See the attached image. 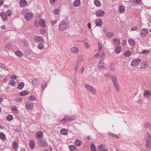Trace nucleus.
Returning <instances> with one entry per match:
<instances>
[{
    "mask_svg": "<svg viewBox=\"0 0 151 151\" xmlns=\"http://www.w3.org/2000/svg\"><path fill=\"white\" fill-rule=\"evenodd\" d=\"M46 32L45 30L44 29H42L40 31V33L42 35H44Z\"/></svg>",
    "mask_w": 151,
    "mask_h": 151,
    "instance_id": "5fc2aeb1",
    "label": "nucleus"
},
{
    "mask_svg": "<svg viewBox=\"0 0 151 151\" xmlns=\"http://www.w3.org/2000/svg\"><path fill=\"white\" fill-rule=\"evenodd\" d=\"M11 78L12 79H16L17 78V76L16 75H12L11 76Z\"/></svg>",
    "mask_w": 151,
    "mask_h": 151,
    "instance_id": "680f3d73",
    "label": "nucleus"
},
{
    "mask_svg": "<svg viewBox=\"0 0 151 151\" xmlns=\"http://www.w3.org/2000/svg\"><path fill=\"white\" fill-rule=\"evenodd\" d=\"M137 28V27L136 26H134L132 27L131 28V30L132 31H135L136 30Z\"/></svg>",
    "mask_w": 151,
    "mask_h": 151,
    "instance_id": "0e129e2a",
    "label": "nucleus"
},
{
    "mask_svg": "<svg viewBox=\"0 0 151 151\" xmlns=\"http://www.w3.org/2000/svg\"><path fill=\"white\" fill-rule=\"evenodd\" d=\"M25 106L26 109L27 110H31L33 109L34 105L32 103L29 102L26 103Z\"/></svg>",
    "mask_w": 151,
    "mask_h": 151,
    "instance_id": "9d476101",
    "label": "nucleus"
},
{
    "mask_svg": "<svg viewBox=\"0 0 151 151\" xmlns=\"http://www.w3.org/2000/svg\"><path fill=\"white\" fill-rule=\"evenodd\" d=\"M75 119V117L74 116V117L73 118H70L69 116H68L67 115H65L63 119L60 120V121L62 123H65L66 122H67L68 121V120H70V121H71L74 120Z\"/></svg>",
    "mask_w": 151,
    "mask_h": 151,
    "instance_id": "0eeeda50",
    "label": "nucleus"
},
{
    "mask_svg": "<svg viewBox=\"0 0 151 151\" xmlns=\"http://www.w3.org/2000/svg\"><path fill=\"white\" fill-rule=\"evenodd\" d=\"M111 79L114 86L117 91H119V87L116 77L114 76H111Z\"/></svg>",
    "mask_w": 151,
    "mask_h": 151,
    "instance_id": "7ed1b4c3",
    "label": "nucleus"
},
{
    "mask_svg": "<svg viewBox=\"0 0 151 151\" xmlns=\"http://www.w3.org/2000/svg\"><path fill=\"white\" fill-rule=\"evenodd\" d=\"M12 147L13 148L15 151H17L18 150V145L17 143L15 142H13Z\"/></svg>",
    "mask_w": 151,
    "mask_h": 151,
    "instance_id": "5701e85b",
    "label": "nucleus"
},
{
    "mask_svg": "<svg viewBox=\"0 0 151 151\" xmlns=\"http://www.w3.org/2000/svg\"><path fill=\"white\" fill-rule=\"evenodd\" d=\"M81 3V1L80 0H76L73 4V6L75 7H77Z\"/></svg>",
    "mask_w": 151,
    "mask_h": 151,
    "instance_id": "4be33fe9",
    "label": "nucleus"
},
{
    "mask_svg": "<svg viewBox=\"0 0 151 151\" xmlns=\"http://www.w3.org/2000/svg\"><path fill=\"white\" fill-rule=\"evenodd\" d=\"M141 62L139 58H136L133 60L131 62L130 65L133 67H135L138 65Z\"/></svg>",
    "mask_w": 151,
    "mask_h": 151,
    "instance_id": "20e7f679",
    "label": "nucleus"
},
{
    "mask_svg": "<svg viewBox=\"0 0 151 151\" xmlns=\"http://www.w3.org/2000/svg\"><path fill=\"white\" fill-rule=\"evenodd\" d=\"M28 42L27 41H25L23 42V44L24 45L26 46L28 45Z\"/></svg>",
    "mask_w": 151,
    "mask_h": 151,
    "instance_id": "bf43d9fd",
    "label": "nucleus"
},
{
    "mask_svg": "<svg viewBox=\"0 0 151 151\" xmlns=\"http://www.w3.org/2000/svg\"><path fill=\"white\" fill-rule=\"evenodd\" d=\"M128 42L129 44L132 46L134 45L135 44L134 41L132 39H129L128 40Z\"/></svg>",
    "mask_w": 151,
    "mask_h": 151,
    "instance_id": "ea45409f",
    "label": "nucleus"
},
{
    "mask_svg": "<svg viewBox=\"0 0 151 151\" xmlns=\"http://www.w3.org/2000/svg\"><path fill=\"white\" fill-rule=\"evenodd\" d=\"M121 47L120 46H117L115 48V52L117 53H119L122 51Z\"/></svg>",
    "mask_w": 151,
    "mask_h": 151,
    "instance_id": "412c9836",
    "label": "nucleus"
},
{
    "mask_svg": "<svg viewBox=\"0 0 151 151\" xmlns=\"http://www.w3.org/2000/svg\"><path fill=\"white\" fill-rule=\"evenodd\" d=\"M70 150L71 151H76L77 148L74 145H70L69 146Z\"/></svg>",
    "mask_w": 151,
    "mask_h": 151,
    "instance_id": "2f4dec72",
    "label": "nucleus"
},
{
    "mask_svg": "<svg viewBox=\"0 0 151 151\" xmlns=\"http://www.w3.org/2000/svg\"><path fill=\"white\" fill-rule=\"evenodd\" d=\"M61 133L64 135H66L68 133V130L62 128L60 130Z\"/></svg>",
    "mask_w": 151,
    "mask_h": 151,
    "instance_id": "a878e982",
    "label": "nucleus"
},
{
    "mask_svg": "<svg viewBox=\"0 0 151 151\" xmlns=\"http://www.w3.org/2000/svg\"><path fill=\"white\" fill-rule=\"evenodd\" d=\"M9 84L10 86H14L16 85V82L14 80H11L10 81Z\"/></svg>",
    "mask_w": 151,
    "mask_h": 151,
    "instance_id": "e433bc0d",
    "label": "nucleus"
},
{
    "mask_svg": "<svg viewBox=\"0 0 151 151\" xmlns=\"http://www.w3.org/2000/svg\"><path fill=\"white\" fill-rule=\"evenodd\" d=\"M145 127L146 128H149L151 127V126L149 124L146 123L145 125Z\"/></svg>",
    "mask_w": 151,
    "mask_h": 151,
    "instance_id": "052dcab7",
    "label": "nucleus"
},
{
    "mask_svg": "<svg viewBox=\"0 0 151 151\" xmlns=\"http://www.w3.org/2000/svg\"><path fill=\"white\" fill-rule=\"evenodd\" d=\"M108 135L109 136H111V137H112L115 138L117 139L119 138L118 136L117 135L111 133L110 132H108Z\"/></svg>",
    "mask_w": 151,
    "mask_h": 151,
    "instance_id": "c85d7f7f",
    "label": "nucleus"
},
{
    "mask_svg": "<svg viewBox=\"0 0 151 151\" xmlns=\"http://www.w3.org/2000/svg\"><path fill=\"white\" fill-rule=\"evenodd\" d=\"M146 140V148L147 150L150 151L151 149V136L149 134H147Z\"/></svg>",
    "mask_w": 151,
    "mask_h": 151,
    "instance_id": "f03ea898",
    "label": "nucleus"
},
{
    "mask_svg": "<svg viewBox=\"0 0 151 151\" xmlns=\"http://www.w3.org/2000/svg\"><path fill=\"white\" fill-rule=\"evenodd\" d=\"M59 9L57 8H55L53 10V13L56 15H57L59 13Z\"/></svg>",
    "mask_w": 151,
    "mask_h": 151,
    "instance_id": "de8ad7c7",
    "label": "nucleus"
},
{
    "mask_svg": "<svg viewBox=\"0 0 151 151\" xmlns=\"http://www.w3.org/2000/svg\"><path fill=\"white\" fill-rule=\"evenodd\" d=\"M6 15H7L9 16L10 17L12 14V12L11 11L9 10H8L6 12Z\"/></svg>",
    "mask_w": 151,
    "mask_h": 151,
    "instance_id": "8fccbe9b",
    "label": "nucleus"
},
{
    "mask_svg": "<svg viewBox=\"0 0 151 151\" xmlns=\"http://www.w3.org/2000/svg\"><path fill=\"white\" fill-rule=\"evenodd\" d=\"M33 14L32 13L28 12L25 14L24 18L26 21H28L32 18Z\"/></svg>",
    "mask_w": 151,
    "mask_h": 151,
    "instance_id": "f8f14e48",
    "label": "nucleus"
},
{
    "mask_svg": "<svg viewBox=\"0 0 151 151\" xmlns=\"http://www.w3.org/2000/svg\"><path fill=\"white\" fill-rule=\"evenodd\" d=\"M75 143V145L78 146H80L82 144L81 141L78 139H76V140Z\"/></svg>",
    "mask_w": 151,
    "mask_h": 151,
    "instance_id": "72a5a7b5",
    "label": "nucleus"
},
{
    "mask_svg": "<svg viewBox=\"0 0 151 151\" xmlns=\"http://www.w3.org/2000/svg\"><path fill=\"white\" fill-rule=\"evenodd\" d=\"M38 48L40 50H42L44 48L43 44L42 43H40L38 45Z\"/></svg>",
    "mask_w": 151,
    "mask_h": 151,
    "instance_id": "49530a36",
    "label": "nucleus"
},
{
    "mask_svg": "<svg viewBox=\"0 0 151 151\" xmlns=\"http://www.w3.org/2000/svg\"><path fill=\"white\" fill-rule=\"evenodd\" d=\"M38 144L43 147H45L47 146V144L45 140L41 139L38 141Z\"/></svg>",
    "mask_w": 151,
    "mask_h": 151,
    "instance_id": "6e6552de",
    "label": "nucleus"
},
{
    "mask_svg": "<svg viewBox=\"0 0 151 151\" xmlns=\"http://www.w3.org/2000/svg\"><path fill=\"white\" fill-rule=\"evenodd\" d=\"M34 25L36 27H38L39 25H38V21H36L34 23Z\"/></svg>",
    "mask_w": 151,
    "mask_h": 151,
    "instance_id": "4d7b16f0",
    "label": "nucleus"
},
{
    "mask_svg": "<svg viewBox=\"0 0 151 151\" xmlns=\"http://www.w3.org/2000/svg\"><path fill=\"white\" fill-rule=\"evenodd\" d=\"M29 146L30 148L31 149H33L35 147V142L33 140H31L30 141Z\"/></svg>",
    "mask_w": 151,
    "mask_h": 151,
    "instance_id": "6ab92c4d",
    "label": "nucleus"
},
{
    "mask_svg": "<svg viewBox=\"0 0 151 151\" xmlns=\"http://www.w3.org/2000/svg\"><path fill=\"white\" fill-rule=\"evenodd\" d=\"M83 58H82V57H80V58L78 59V61L79 62H81L82 61H83Z\"/></svg>",
    "mask_w": 151,
    "mask_h": 151,
    "instance_id": "338daca9",
    "label": "nucleus"
},
{
    "mask_svg": "<svg viewBox=\"0 0 151 151\" xmlns=\"http://www.w3.org/2000/svg\"><path fill=\"white\" fill-rule=\"evenodd\" d=\"M84 45L85 46V47L86 49H88L89 48V46L87 42H85L84 43Z\"/></svg>",
    "mask_w": 151,
    "mask_h": 151,
    "instance_id": "13d9d810",
    "label": "nucleus"
},
{
    "mask_svg": "<svg viewBox=\"0 0 151 151\" xmlns=\"http://www.w3.org/2000/svg\"><path fill=\"white\" fill-rule=\"evenodd\" d=\"M57 22V20L52 21L51 22V24L52 25H54L55 24H56Z\"/></svg>",
    "mask_w": 151,
    "mask_h": 151,
    "instance_id": "e2e57ef3",
    "label": "nucleus"
},
{
    "mask_svg": "<svg viewBox=\"0 0 151 151\" xmlns=\"http://www.w3.org/2000/svg\"><path fill=\"white\" fill-rule=\"evenodd\" d=\"M131 51L129 50H127L126 51L124 54V55L125 57H129V56L131 55Z\"/></svg>",
    "mask_w": 151,
    "mask_h": 151,
    "instance_id": "7c9ffc66",
    "label": "nucleus"
},
{
    "mask_svg": "<svg viewBox=\"0 0 151 151\" xmlns=\"http://www.w3.org/2000/svg\"><path fill=\"white\" fill-rule=\"evenodd\" d=\"M119 11L120 13H122L124 11V6L122 5H120L119 7Z\"/></svg>",
    "mask_w": 151,
    "mask_h": 151,
    "instance_id": "c756f323",
    "label": "nucleus"
},
{
    "mask_svg": "<svg viewBox=\"0 0 151 151\" xmlns=\"http://www.w3.org/2000/svg\"><path fill=\"white\" fill-rule=\"evenodd\" d=\"M0 138L3 141L5 140L6 139L5 135L2 132H1L0 133Z\"/></svg>",
    "mask_w": 151,
    "mask_h": 151,
    "instance_id": "a19ab883",
    "label": "nucleus"
},
{
    "mask_svg": "<svg viewBox=\"0 0 151 151\" xmlns=\"http://www.w3.org/2000/svg\"><path fill=\"white\" fill-rule=\"evenodd\" d=\"M109 74L108 73H105V76L107 78H109Z\"/></svg>",
    "mask_w": 151,
    "mask_h": 151,
    "instance_id": "774afa93",
    "label": "nucleus"
},
{
    "mask_svg": "<svg viewBox=\"0 0 151 151\" xmlns=\"http://www.w3.org/2000/svg\"><path fill=\"white\" fill-rule=\"evenodd\" d=\"M114 34L111 32H108L107 33L106 36L108 38H111L113 37Z\"/></svg>",
    "mask_w": 151,
    "mask_h": 151,
    "instance_id": "f704fd0d",
    "label": "nucleus"
},
{
    "mask_svg": "<svg viewBox=\"0 0 151 151\" xmlns=\"http://www.w3.org/2000/svg\"><path fill=\"white\" fill-rule=\"evenodd\" d=\"M32 83L34 86L36 88L38 87L39 85V81L37 79H34L32 81Z\"/></svg>",
    "mask_w": 151,
    "mask_h": 151,
    "instance_id": "2eb2a0df",
    "label": "nucleus"
},
{
    "mask_svg": "<svg viewBox=\"0 0 151 151\" xmlns=\"http://www.w3.org/2000/svg\"><path fill=\"white\" fill-rule=\"evenodd\" d=\"M16 55L18 57H21L22 55V53L19 50H17L15 52Z\"/></svg>",
    "mask_w": 151,
    "mask_h": 151,
    "instance_id": "c9c22d12",
    "label": "nucleus"
},
{
    "mask_svg": "<svg viewBox=\"0 0 151 151\" xmlns=\"http://www.w3.org/2000/svg\"><path fill=\"white\" fill-rule=\"evenodd\" d=\"M149 52V51L148 50H143L142 51L141 53L144 54H146L148 53Z\"/></svg>",
    "mask_w": 151,
    "mask_h": 151,
    "instance_id": "6e6d98bb",
    "label": "nucleus"
},
{
    "mask_svg": "<svg viewBox=\"0 0 151 151\" xmlns=\"http://www.w3.org/2000/svg\"><path fill=\"white\" fill-rule=\"evenodd\" d=\"M34 40L36 42H40L43 41V37L41 36L39 37L37 36H36L34 37Z\"/></svg>",
    "mask_w": 151,
    "mask_h": 151,
    "instance_id": "4468645a",
    "label": "nucleus"
},
{
    "mask_svg": "<svg viewBox=\"0 0 151 151\" xmlns=\"http://www.w3.org/2000/svg\"><path fill=\"white\" fill-rule=\"evenodd\" d=\"M98 45H99V46H98V51L99 52H101V48H102L101 45L100 43H99L98 44Z\"/></svg>",
    "mask_w": 151,
    "mask_h": 151,
    "instance_id": "864d4df0",
    "label": "nucleus"
},
{
    "mask_svg": "<svg viewBox=\"0 0 151 151\" xmlns=\"http://www.w3.org/2000/svg\"><path fill=\"white\" fill-rule=\"evenodd\" d=\"M24 86V82H22L19 83L17 86L18 88L20 90H22Z\"/></svg>",
    "mask_w": 151,
    "mask_h": 151,
    "instance_id": "bb28decb",
    "label": "nucleus"
},
{
    "mask_svg": "<svg viewBox=\"0 0 151 151\" xmlns=\"http://www.w3.org/2000/svg\"><path fill=\"white\" fill-rule=\"evenodd\" d=\"M91 151H96V149L95 147V145L94 144H92L91 145Z\"/></svg>",
    "mask_w": 151,
    "mask_h": 151,
    "instance_id": "a18cd8bd",
    "label": "nucleus"
},
{
    "mask_svg": "<svg viewBox=\"0 0 151 151\" xmlns=\"http://www.w3.org/2000/svg\"><path fill=\"white\" fill-rule=\"evenodd\" d=\"M29 93V91H27L24 90L21 91L19 93L20 96H24L28 94Z\"/></svg>",
    "mask_w": 151,
    "mask_h": 151,
    "instance_id": "393cba45",
    "label": "nucleus"
},
{
    "mask_svg": "<svg viewBox=\"0 0 151 151\" xmlns=\"http://www.w3.org/2000/svg\"><path fill=\"white\" fill-rule=\"evenodd\" d=\"M149 94V92L147 91H145L143 94L146 97H148Z\"/></svg>",
    "mask_w": 151,
    "mask_h": 151,
    "instance_id": "603ef678",
    "label": "nucleus"
},
{
    "mask_svg": "<svg viewBox=\"0 0 151 151\" xmlns=\"http://www.w3.org/2000/svg\"><path fill=\"white\" fill-rule=\"evenodd\" d=\"M39 23L40 26L42 27H45L46 24L45 20L44 19H40L39 22Z\"/></svg>",
    "mask_w": 151,
    "mask_h": 151,
    "instance_id": "a211bd4d",
    "label": "nucleus"
},
{
    "mask_svg": "<svg viewBox=\"0 0 151 151\" xmlns=\"http://www.w3.org/2000/svg\"><path fill=\"white\" fill-rule=\"evenodd\" d=\"M105 149L104 146L102 144L100 145L98 147V149L99 151H103Z\"/></svg>",
    "mask_w": 151,
    "mask_h": 151,
    "instance_id": "473e14b6",
    "label": "nucleus"
},
{
    "mask_svg": "<svg viewBox=\"0 0 151 151\" xmlns=\"http://www.w3.org/2000/svg\"><path fill=\"white\" fill-rule=\"evenodd\" d=\"M94 4L96 6L98 7H100L101 5L100 2L98 0H94Z\"/></svg>",
    "mask_w": 151,
    "mask_h": 151,
    "instance_id": "4c0bfd02",
    "label": "nucleus"
},
{
    "mask_svg": "<svg viewBox=\"0 0 151 151\" xmlns=\"http://www.w3.org/2000/svg\"><path fill=\"white\" fill-rule=\"evenodd\" d=\"M47 84L45 82H43L41 84L42 90L43 91L45 88L46 87Z\"/></svg>",
    "mask_w": 151,
    "mask_h": 151,
    "instance_id": "58836bf2",
    "label": "nucleus"
},
{
    "mask_svg": "<svg viewBox=\"0 0 151 151\" xmlns=\"http://www.w3.org/2000/svg\"><path fill=\"white\" fill-rule=\"evenodd\" d=\"M70 50L75 54H77L79 52V48L74 46L70 48Z\"/></svg>",
    "mask_w": 151,
    "mask_h": 151,
    "instance_id": "9b49d317",
    "label": "nucleus"
},
{
    "mask_svg": "<svg viewBox=\"0 0 151 151\" xmlns=\"http://www.w3.org/2000/svg\"><path fill=\"white\" fill-rule=\"evenodd\" d=\"M12 111L15 114H17L18 112V111L17 108L15 107H12Z\"/></svg>",
    "mask_w": 151,
    "mask_h": 151,
    "instance_id": "79ce46f5",
    "label": "nucleus"
},
{
    "mask_svg": "<svg viewBox=\"0 0 151 151\" xmlns=\"http://www.w3.org/2000/svg\"><path fill=\"white\" fill-rule=\"evenodd\" d=\"M69 23L66 19H63L58 26V29L60 31H64L69 27Z\"/></svg>",
    "mask_w": 151,
    "mask_h": 151,
    "instance_id": "f257e3e1",
    "label": "nucleus"
},
{
    "mask_svg": "<svg viewBox=\"0 0 151 151\" xmlns=\"http://www.w3.org/2000/svg\"><path fill=\"white\" fill-rule=\"evenodd\" d=\"M36 136L38 139H41L43 137L42 133L41 131H38L36 133Z\"/></svg>",
    "mask_w": 151,
    "mask_h": 151,
    "instance_id": "dca6fc26",
    "label": "nucleus"
},
{
    "mask_svg": "<svg viewBox=\"0 0 151 151\" xmlns=\"http://www.w3.org/2000/svg\"><path fill=\"white\" fill-rule=\"evenodd\" d=\"M100 52H99L98 51L97 53L95 55L94 57H97L99 56L100 55Z\"/></svg>",
    "mask_w": 151,
    "mask_h": 151,
    "instance_id": "69168bd1",
    "label": "nucleus"
},
{
    "mask_svg": "<svg viewBox=\"0 0 151 151\" xmlns=\"http://www.w3.org/2000/svg\"><path fill=\"white\" fill-rule=\"evenodd\" d=\"M140 31V33L141 35L140 36L142 37L146 36L148 32V30L147 28H143Z\"/></svg>",
    "mask_w": 151,
    "mask_h": 151,
    "instance_id": "423d86ee",
    "label": "nucleus"
},
{
    "mask_svg": "<svg viewBox=\"0 0 151 151\" xmlns=\"http://www.w3.org/2000/svg\"><path fill=\"white\" fill-rule=\"evenodd\" d=\"M148 65L145 62H142L140 65V69L145 68L147 67Z\"/></svg>",
    "mask_w": 151,
    "mask_h": 151,
    "instance_id": "b1692460",
    "label": "nucleus"
},
{
    "mask_svg": "<svg viewBox=\"0 0 151 151\" xmlns=\"http://www.w3.org/2000/svg\"><path fill=\"white\" fill-rule=\"evenodd\" d=\"M13 119V116L12 115H9L6 117V119L8 121H10Z\"/></svg>",
    "mask_w": 151,
    "mask_h": 151,
    "instance_id": "37998d69",
    "label": "nucleus"
},
{
    "mask_svg": "<svg viewBox=\"0 0 151 151\" xmlns=\"http://www.w3.org/2000/svg\"><path fill=\"white\" fill-rule=\"evenodd\" d=\"M113 41L114 43H116L117 42L118 43V44H120V42L119 40L117 38H114L113 40Z\"/></svg>",
    "mask_w": 151,
    "mask_h": 151,
    "instance_id": "3c124183",
    "label": "nucleus"
},
{
    "mask_svg": "<svg viewBox=\"0 0 151 151\" xmlns=\"http://www.w3.org/2000/svg\"><path fill=\"white\" fill-rule=\"evenodd\" d=\"M27 4V1L25 0H21L20 1V5L22 7L25 6Z\"/></svg>",
    "mask_w": 151,
    "mask_h": 151,
    "instance_id": "cd10ccee",
    "label": "nucleus"
},
{
    "mask_svg": "<svg viewBox=\"0 0 151 151\" xmlns=\"http://www.w3.org/2000/svg\"><path fill=\"white\" fill-rule=\"evenodd\" d=\"M105 14V12L103 10L99 9L97 10L95 14L97 17H101L103 16Z\"/></svg>",
    "mask_w": 151,
    "mask_h": 151,
    "instance_id": "1a4fd4ad",
    "label": "nucleus"
},
{
    "mask_svg": "<svg viewBox=\"0 0 151 151\" xmlns=\"http://www.w3.org/2000/svg\"><path fill=\"white\" fill-rule=\"evenodd\" d=\"M137 147L140 150L144 147V145L142 143H139L137 145Z\"/></svg>",
    "mask_w": 151,
    "mask_h": 151,
    "instance_id": "c03bdc74",
    "label": "nucleus"
},
{
    "mask_svg": "<svg viewBox=\"0 0 151 151\" xmlns=\"http://www.w3.org/2000/svg\"><path fill=\"white\" fill-rule=\"evenodd\" d=\"M95 24L96 25L101 26L103 24V22L100 19H98L95 20Z\"/></svg>",
    "mask_w": 151,
    "mask_h": 151,
    "instance_id": "f3484780",
    "label": "nucleus"
},
{
    "mask_svg": "<svg viewBox=\"0 0 151 151\" xmlns=\"http://www.w3.org/2000/svg\"><path fill=\"white\" fill-rule=\"evenodd\" d=\"M0 14L3 20L6 21L8 19L6 15L4 13L1 12L0 13Z\"/></svg>",
    "mask_w": 151,
    "mask_h": 151,
    "instance_id": "aec40b11",
    "label": "nucleus"
},
{
    "mask_svg": "<svg viewBox=\"0 0 151 151\" xmlns=\"http://www.w3.org/2000/svg\"><path fill=\"white\" fill-rule=\"evenodd\" d=\"M104 66V62L103 59H102L100 60H99L98 64L97 65V67L100 69L103 68Z\"/></svg>",
    "mask_w": 151,
    "mask_h": 151,
    "instance_id": "ddd939ff",
    "label": "nucleus"
},
{
    "mask_svg": "<svg viewBox=\"0 0 151 151\" xmlns=\"http://www.w3.org/2000/svg\"><path fill=\"white\" fill-rule=\"evenodd\" d=\"M29 99L30 101H35L36 99V98L34 96H31L29 97Z\"/></svg>",
    "mask_w": 151,
    "mask_h": 151,
    "instance_id": "09e8293b",
    "label": "nucleus"
},
{
    "mask_svg": "<svg viewBox=\"0 0 151 151\" xmlns=\"http://www.w3.org/2000/svg\"><path fill=\"white\" fill-rule=\"evenodd\" d=\"M85 88L86 89L90 91L92 93L94 94L96 93V90L95 89L90 85L86 84L85 86Z\"/></svg>",
    "mask_w": 151,
    "mask_h": 151,
    "instance_id": "39448f33",
    "label": "nucleus"
}]
</instances>
